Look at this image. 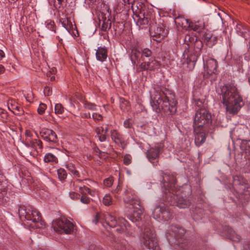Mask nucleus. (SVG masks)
Instances as JSON below:
<instances>
[{
  "label": "nucleus",
  "instance_id": "f257e3e1",
  "mask_svg": "<svg viewBox=\"0 0 250 250\" xmlns=\"http://www.w3.org/2000/svg\"><path fill=\"white\" fill-rule=\"evenodd\" d=\"M130 2L132 3V10L138 18V24L144 27L150 26V31L154 32L153 36L163 39L167 36V31L165 30L163 25H155V13L152 9L147 8L142 2L132 0Z\"/></svg>",
  "mask_w": 250,
  "mask_h": 250
},
{
  "label": "nucleus",
  "instance_id": "f03ea898",
  "mask_svg": "<svg viewBox=\"0 0 250 250\" xmlns=\"http://www.w3.org/2000/svg\"><path fill=\"white\" fill-rule=\"evenodd\" d=\"M163 187L167 200L170 205L176 206L179 208H184L189 206L190 201L189 196H184L179 192H175L176 179L172 174H164L162 175Z\"/></svg>",
  "mask_w": 250,
  "mask_h": 250
},
{
  "label": "nucleus",
  "instance_id": "7ed1b4c3",
  "mask_svg": "<svg viewBox=\"0 0 250 250\" xmlns=\"http://www.w3.org/2000/svg\"><path fill=\"white\" fill-rule=\"evenodd\" d=\"M223 104L226 107V111L232 114L237 113L244 105L242 97L236 86L233 84H227L221 88Z\"/></svg>",
  "mask_w": 250,
  "mask_h": 250
},
{
  "label": "nucleus",
  "instance_id": "20e7f679",
  "mask_svg": "<svg viewBox=\"0 0 250 250\" xmlns=\"http://www.w3.org/2000/svg\"><path fill=\"white\" fill-rule=\"evenodd\" d=\"M154 93L151 96V105L154 111L160 112L163 111L167 114H173L176 111V103H170L167 97L158 85L154 86Z\"/></svg>",
  "mask_w": 250,
  "mask_h": 250
},
{
  "label": "nucleus",
  "instance_id": "39448f33",
  "mask_svg": "<svg viewBox=\"0 0 250 250\" xmlns=\"http://www.w3.org/2000/svg\"><path fill=\"white\" fill-rule=\"evenodd\" d=\"M19 213L21 219H25L32 228L42 229L45 227V223L42 220L40 213L33 206L28 205L20 207Z\"/></svg>",
  "mask_w": 250,
  "mask_h": 250
},
{
  "label": "nucleus",
  "instance_id": "423d86ee",
  "mask_svg": "<svg viewBox=\"0 0 250 250\" xmlns=\"http://www.w3.org/2000/svg\"><path fill=\"white\" fill-rule=\"evenodd\" d=\"M105 221L109 228H116L115 230L119 233H124L126 236H132L134 233V229L130 225H127L126 221L123 218L117 220L114 216L107 214Z\"/></svg>",
  "mask_w": 250,
  "mask_h": 250
},
{
  "label": "nucleus",
  "instance_id": "0eeeda50",
  "mask_svg": "<svg viewBox=\"0 0 250 250\" xmlns=\"http://www.w3.org/2000/svg\"><path fill=\"white\" fill-rule=\"evenodd\" d=\"M145 250H160L153 230L149 228H145L141 239Z\"/></svg>",
  "mask_w": 250,
  "mask_h": 250
},
{
  "label": "nucleus",
  "instance_id": "6e6552de",
  "mask_svg": "<svg viewBox=\"0 0 250 250\" xmlns=\"http://www.w3.org/2000/svg\"><path fill=\"white\" fill-rule=\"evenodd\" d=\"M125 202L128 203L133 208L132 215L130 216L129 219L133 222L141 220L144 209L141 205L140 200L137 198L134 197L131 199H126Z\"/></svg>",
  "mask_w": 250,
  "mask_h": 250
},
{
  "label": "nucleus",
  "instance_id": "1a4fd4ad",
  "mask_svg": "<svg viewBox=\"0 0 250 250\" xmlns=\"http://www.w3.org/2000/svg\"><path fill=\"white\" fill-rule=\"evenodd\" d=\"M52 225L54 230L60 233L64 232L66 234H70L74 230L73 224L65 218L56 220L53 223Z\"/></svg>",
  "mask_w": 250,
  "mask_h": 250
},
{
  "label": "nucleus",
  "instance_id": "9d476101",
  "mask_svg": "<svg viewBox=\"0 0 250 250\" xmlns=\"http://www.w3.org/2000/svg\"><path fill=\"white\" fill-rule=\"evenodd\" d=\"M211 122V115L205 108L197 110L194 119L193 126L203 127L204 125Z\"/></svg>",
  "mask_w": 250,
  "mask_h": 250
},
{
  "label": "nucleus",
  "instance_id": "9b49d317",
  "mask_svg": "<svg viewBox=\"0 0 250 250\" xmlns=\"http://www.w3.org/2000/svg\"><path fill=\"white\" fill-rule=\"evenodd\" d=\"M153 217L158 221H168L171 218L172 214L167 207L162 204L156 207L152 212Z\"/></svg>",
  "mask_w": 250,
  "mask_h": 250
},
{
  "label": "nucleus",
  "instance_id": "f8f14e48",
  "mask_svg": "<svg viewBox=\"0 0 250 250\" xmlns=\"http://www.w3.org/2000/svg\"><path fill=\"white\" fill-rule=\"evenodd\" d=\"M152 54V52L148 48H145L141 51L138 48H133L131 52V60L134 64L141 63L142 62L143 56L149 57Z\"/></svg>",
  "mask_w": 250,
  "mask_h": 250
},
{
  "label": "nucleus",
  "instance_id": "ddd939ff",
  "mask_svg": "<svg viewBox=\"0 0 250 250\" xmlns=\"http://www.w3.org/2000/svg\"><path fill=\"white\" fill-rule=\"evenodd\" d=\"M185 230L182 228L177 226H171L168 229L166 236L169 242L173 241L174 239H178L184 235Z\"/></svg>",
  "mask_w": 250,
  "mask_h": 250
},
{
  "label": "nucleus",
  "instance_id": "4468645a",
  "mask_svg": "<svg viewBox=\"0 0 250 250\" xmlns=\"http://www.w3.org/2000/svg\"><path fill=\"white\" fill-rule=\"evenodd\" d=\"M175 23L179 26L181 27H186L187 26L190 27L194 31L197 32H200V31L203 29L204 25L203 24H193V23H189L188 21L182 17H177L175 18L174 20Z\"/></svg>",
  "mask_w": 250,
  "mask_h": 250
},
{
  "label": "nucleus",
  "instance_id": "2eb2a0df",
  "mask_svg": "<svg viewBox=\"0 0 250 250\" xmlns=\"http://www.w3.org/2000/svg\"><path fill=\"white\" fill-rule=\"evenodd\" d=\"M139 66L142 71L147 70L152 71L159 68L160 63L154 59H150L147 62L143 60Z\"/></svg>",
  "mask_w": 250,
  "mask_h": 250
},
{
  "label": "nucleus",
  "instance_id": "dca6fc26",
  "mask_svg": "<svg viewBox=\"0 0 250 250\" xmlns=\"http://www.w3.org/2000/svg\"><path fill=\"white\" fill-rule=\"evenodd\" d=\"M163 148V145L161 144H158L148 149L146 155L149 160L151 161L157 158L160 153L162 152Z\"/></svg>",
  "mask_w": 250,
  "mask_h": 250
},
{
  "label": "nucleus",
  "instance_id": "f3484780",
  "mask_svg": "<svg viewBox=\"0 0 250 250\" xmlns=\"http://www.w3.org/2000/svg\"><path fill=\"white\" fill-rule=\"evenodd\" d=\"M195 134V143L197 146L203 144L206 138V135L203 127L194 126Z\"/></svg>",
  "mask_w": 250,
  "mask_h": 250
},
{
  "label": "nucleus",
  "instance_id": "a211bd4d",
  "mask_svg": "<svg viewBox=\"0 0 250 250\" xmlns=\"http://www.w3.org/2000/svg\"><path fill=\"white\" fill-rule=\"evenodd\" d=\"M40 134L43 139L46 142L56 143L57 141V135L52 130L44 129L40 132Z\"/></svg>",
  "mask_w": 250,
  "mask_h": 250
},
{
  "label": "nucleus",
  "instance_id": "6ab92c4d",
  "mask_svg": "<svg viewBox=\"0 0 250 250\" xmlns=\"http://www.w3.org/2000/svg\"><path fill=\"white\" fill-rule=\"evenodd\" d=\"M108 129V125L104 124L95 128V131L100 142H103L106 141Z\"/></svg>",
  "mask_w": 250,
  "mask_h": 250
},
{
  "label": "nucleus",
  "instance_id": "aec40b11",
  "mask_svg": "<svg viewBox=\"0 0 250 250\" xmlns=\"http://www.w3.org/2000/svg\"><path fill=\"white\" fill-rule=\"evenodd\" d=\"M25 145L28 147L33 148L34 150H37L38 148L42 149V142L37 139H26Z\"/></svg>",
  "mask_w": 250,
  "mask_h": 250
},
{
  "label": "nucleus",
  "instance_id": "412c9836",
  "mask_svg": "<svg viewBox=\"0 0 250 250\" xmlns=\"http://www.w3.org/2000/svg\"><path fill=\"white\" fill-rule=\"evenodd\" d=\"M8 109L13 113L18 115H21L23 114V110L18 105L15 101L10 100L8 102Z\"/></svg>",
  "mask_w": 250,
  "mask_h": 250
},
{
  "label": "nucleus",
  "instance_id": "4be33fe9",
  "mask_svg": "<svg viewBox=\"0 0 250 250\" xmlns=\"http://www.w3.org/2000/svg\"><path fill=\"white\" fill-rule=\"evenodd\" d=\"M110 134L112 140L116 144L122 146L124 143V139L122 135L115 129L111 130Z\"/></svg>",
  "mask_w": 250,
  "mask_h": 250
},
{
  "label": "nucleus",
  "instance_id": "5701e85b",
  "mask_svg": "<svg viewBox=\"0 0 250 250\" xmlns=\"http://www.w3.org/2000/svg\"><path fill=\"white\" fill-rule=\"evenodd\" d=\"M206 65L208 73L211 74L216 72L218 67V63L215 59H209L207 61Z\"/></svg>",
  "mask_w": 250,
  "mask_h": 250
},
{
  "label": "nucleus",
  "instance_id": "b1692460",
  "mask_svg": "<svg viewBox=\"0 0 250 250\" xmlns=\"http://www.w3.org/2000/svg\"><path fill=\"white\" fill-rule=\"evenodd\" d=\"M97 59L102 62L104 61L107 57V50L105 47H99L96 51Z\"/></svg>",
  "mask_w": 250,
  "mask_h": 250
},
{
  "label": "nucleus",
  "instance_id": "393cba45",
  "mask_svg": "<svg viewBox=\"0 0 250 250\" xmlns=\"http://www.w3.org/2000/svg\"><path fill=\"white\" fill-rule=\"evenodd\" d=\"M83 104V107L85 109L90 110L91 111L97 110V105L93 103L88 102L86 100H83L82 101Z\"/></svg>",
  "mask_w": 250,
  "mask_h": 250
},
{
  "label": "nucleus",
  "instance_id": "a878e982",
  "mask_svg": "<svg viewBox=\"0 0 250 250\" xmlns=\"http://www.w3.org/2000/svg\"><path fill=\"white\" fill-rule=\"evenodd\" d=\"M44 161L45 163H57L58 162L57 157L51 153H48L46 154L44 157Z\"/></svg>",
  "mask_w": 250,
  "mask_h": 250
},
{
  "label": "nucleus",
  "instance_id": "bb28decb",
  "mask_svg": "<svg viewBox=\"0 0 250 250\" xmlns=\"http://www.w3.org/2000/svg\"><path fill=\"white\" fill-rule=\"evenodd\" d=\"M67 169L76 178H80L81 175L79 172L75 169L74 165L72 163H69L66 165Z\"/></svg>",
  "mask_w": 250,
  "mask_h": 250
},
{
  "label": "nucleus",
  "instance_id": "cd10ccee",
  "mask_svg": "<svg viewBox=\"0 0 250 250\" xmlns=\"http://www.w3.org/2000/svg\"><path fill=\"white\" fill-rule=\"evenodd\" d=\"M120 107L122 111L124 112L127 111L129 109V103L124 98H120Z\"/></svg>",
  "mask_w": 250,
  "mask_h": 250
},
{
  "label": "nucleus",
  "instance_id": "c85d7f7f",
  "mask_svg": "<svg viewBox=\"0 0 250 250\" xmlns=\"http://www.w3.org/2000/svg\"><path fill=\"white\" fill-rule=\"evenodd\" d=\"M81 181L80 180H77L76 182L74 183V186H75L74 189L76 191H79L83 195H85L87 193V191L86 190V188H88L85 187L84 186H78L75 185L76 182H80Z\"/></svg>",
  "mask_w": 250,
  "mask_h": 250
},
{
  "label": "nucleus",
  "instance_id": "c756f323",
  "mask_svg": "<svg viewBox=\"0 0 250 250\" xmlns=\"http://www.w3.org/2000/svg\"><path fill=\"white\" fill-rule=\"evenodd\" d=\"M229 238L234 242H239L241 237L231 229H229Z\"/></svg>",
  "mask_w": 250,
  "mask_h": 250
},
{
  "label": "nucleus",
  "instance_id": "7c9ffc66",
  "mask_svg": "<svg viewBox=\"0 0 250 250\" xmlns=\"http://www.w3.org/2000/svg\"><path fill=\"white\" fill-rule=\"evenodd\" d=\"M103 203L106 206H109L112 204V198L110 194H105L103 198Z\"/></svg>",
  "mask_w": 250,
  "mask_h": 250
},
{
  "label": "nucleus",
  "instance_id": "2f4dec72",
  "mask_svg": "<svg viewBox=\"0 0 250 250\" xmlns=\"http://www.w3.org/2000/svg\"><path fill=\"white\" fill-rule=\"evenodd\" d=\"M233 181L235 184L244 185L246 184V179L241 176H233Z\"/></svg>",
  "mask_w": 250,
  "mask_h": 250
},
{
  "label": "nucleus",
  "instance_id": "473e14b6",
  "mask_svg": "<svg viewBox=\"0 0 250 250\" xmlns=\"http://www.w3.org/2000/svg\"><path fill=\"white\" fill-rule=\"evenodd\" d=\"M107 214H109V213H107L106 214H102V215H99V214H97L96 216H95V218L94 219V220H93V221L94 222V223L95 224H97L98 222V220L99 219H101V218H103L104 219V222L103 223V226L107 228V227L109 226L107 225L106 224V221H105V216L107 215Z\"/></svg>",
  "mask_w": 250,
  "mask_h": 250
},
{
  "label": "nucleus",
  "instance_id": "72a5a7b5",
  "mask_svg": "<svg viewBox=\"0 0 250 250\" xmlns=\"http://www.w3.org/2000/svg\"><path fill=\"white\" fill-rule=\"evenodd\" d=\"M57 172L59 178L60 180L62 181L66 178L67 173L64 169L60 168L58 170Z\"/></svg>",
  "mask_w": 250,
  "mask_h": 250
},
{
  "label": "nucleus",
  "instance_id": "f704fd0d",
  "mask_svg": "<svg viewBox=\"0 0 250 250\" xmlns=\"http://www.w3.org/2000/svg\"><path fill=\"white\" fill-rule=\"evenodd\" d=\"M64 112V108L61 104H57L55 105V113L56 114H62Z\"/></svg>",
  "mask_w": 250,
  "mask_h": 250
},
{
  "label": "nucleus",
  "instance_id": "c9c22d12",
  "mask_svg": "<svg viewBox=\"0 0 250 250\" xmlns=\"http://www.w3.org/2000/svg\"><path fill=\"white\" fill-rule=\"evenodd\" d=\"M46 27L50 30L55 32V24L54 21L51 20H48L45 22Z\"/></svg>",
  "mask_w": 250,
  "mask_h": 250
},
{
  "label": "nucleus",
  "instance_id": "e433bc0d",
  "mask_svg": "<svg viewBox=\"0 0 250 250\" xmlns=\"http://www.w3.org/2000/svg\"><path fill=\"white\" fill-rule=\"evenodd\" d=\"M111 27V22L108 20L107 21H104L102 25V29L103 31H106L107 29H109Z\"/></svg>",
  "mask_w": 250,
  "mask_h": 250
},
{
  "label": "nucleus",
  "instance_id": "4c0bfd02",
  "mask_svg": "<svg viewBox=\"0 0 250 250\" xmlns=\"http://www.w3.org/2000/svg\"><path fill=\"white\" fill-rule=\"evenodd\" d=\"M113 183V177H109L104 181V185L106 187H111Z\"/></svg>",
  "mask_w": 250,
  "mask_h": 250
},
{
  "label": "nucleus",
  "instance_id": "58836bf2",
  "mask_svg": "<svg viewBox=\"0 0 250 250\" xmlns=\"http://www.w3.org/2000/svg\"><path fill=\"white\" fill-rule=\"evenodd\" d=\"M236 31L239 35L243 36L246 32V29L243 28L241 24H238Z\"/></svg>",
  "mask_w": 250,
  "mask_h": 250
},
{
  "label": "nucleus",
  "instance_id": "ea45409f",
  "mask_svg": "<svg viewBox=\"0 0 250 250\" xmlns=\"http://www.w3.org/2000/svg\"><path fill=\"white\" fill-rule=\"evenodd\" d=\"M46 109V105L44 104L41 103L40 104L38 108V112L39 114L42 115L44 113Z\"/></svg>",
  "mask_w": 250,
  "mask_h": 250
},
{
  "label": "nucleus",
  "instance_id": "a19ab883",
  "mask_svg": "<svg viewBox=\"0 0 250 250\" xmlns=\"http://www.w3.org/2000/svg\"><path fill=\"white\" fill-rule=\"evenodd\" d=\"M92 119L96 122L101 121L103 119L102 115L97 113H93L92 114Z\"/></svg>",
  "mask_w": 250,
  "mask_h": 250
},
{
  "label": "nucleus",
  "instance_id": "79ce46f5",
  "mask_svg": "<svg viewBox=\"0 0 250 250\" xmlns=\"http://www.w3.org/2000/svg\"><path fill=\"white\" fill-rule=\"evenodd\" d=\"M80 201L83 204H88L90 203L91 199L85 195H83L80 198Z\"/></svg>",
  "mask_w": 250,
  "mask_h": 250
},
{
  "label": "nucleus",
  "instance_id": "37998d69",
  "mask_svg": "<svg viewBox=\"0 0 250 250\" xmlns=\"http://www.w3.org/2000/svg\"><path fill=\"white\" fill-rule=\"evenodd\" d=\"M131 163V157L129 154H126L124 158V163L125 165H128Z\"/></svg>",
  "mask_w": 250,
  "mask_h": 250
},
{
  "label": "nucleus",
  "instance_id": "c03bdc74",
  "mask_svg": "<svg viewBox=\"0 0 250 250\" xmlns=\"http://www.w3.org/2000/svg\"><path fill=\"white\" fill-rule=\"evenodd\" d=\"M70 197L73 200L78 199L79 198L80 195L75 191H70L69 192Z\"/></svg>",
  "mask_w": 250,
  "mask_h": 250
},
{
  "label": "nucleus",
  "instance_id": "a18cd8bd",
  "mask_svg": "<svg viewBox=\"0 0 250 250\" xmlns=\"http://www.w3.org/2000/svg\"><path fill=\"white\" fill-rule=\"evenodd\" d=\"M63 0H54V5L56 8H60L62 5Z\"/></svg>",
  "mask_w": 250,
  "mask_h": 250
},
{
  "label": "nucleus",
  "instance_id": "49530a36",
  "mask_svg": "<svg viewBox=\"0 0 250 250\" xmlns=\"http://www.w3.org/2000/svg\"><path fill=\"white\" fill-rule=\"evenodd\" d=\"M0 116L1 118L6 119L8 116V114L4 110L0 108Z\"/></svg>",
  "mask_w": 250,
  "mask_h": 250
},
{
  "label": "nucleus",
  "instance_id": "de8ad7c7",
  "mask_svg": "<svg viewBox=\"0 0 250 250\" xmlns=\"http://www.w3.org/2000/svg\"><path fill=\"white\" fill-rule=\"evenodd\" d=\"M96 2V0H84V2L89 7L93 6Z\"/></svg>",
  "mask_w": 250,
  "mask_h": 250
},
{
  "label": "nucleus",
  "instance_id": "09e8293b",
  "mask_svg": "<svg viewBox=\"0 0 250 250\" xmlns=\"http://www.w3.org/2000/svg\"><path fill=\"white\" fill-rule=\"evenodd\" d=\"M51 89L49 87L46 86L44 89V93L45 96H49L51 94Z\"/></svg>",
  "mask_w": 250,
  "mask_h": 250
},
{
  "label": "nucleus",
  "instance_id": "8fccbe9b",
  "mask_svg": "<svg viewBox=\"0 0 250 250\" xmlns=\"http://www.w3.org/2000/svg\"><path fill=\"white\" fill-rule=\"evenodd\" d=\"M124 126L126 128L130 127V120L127 119V120H126L125 121V122L124 123Z\"/></svg>",
  "mask_w": 250,
  "mask_h": 250
},
{
  "label": "nucleus",
  "instance_id": "3c124183",
  "mask_svg": "<svg viewBox=\"0 0 250 250\" xmlns=\"http://www.w3.org/2000/svg\"><path fill=\"white\" fill-rule=\"evenodd\" d=\"M86 190L87 191V193H88L89 195H90L91 196L93 197L95 196L96 195V192L93 190H91L89 188H86Z\"/></svg>",
  "mask_w": 250,
  "mask_h": 250
},
{
  "label": "nucleus",
  "instance_id": "603ef678",
  "mask_svg": "<svg viewBox=\"0 0 250 250\" xmlns=\"http://www.w3.org/2000/svg\"><path fill=\"white\" fill-rule=\"evenodd\" d=\"M25 135L26 136V139L32 138V137H33L32 133L29 130L26 131Z\"/></svg>",
  "mask_w": 250,
  "mask_h": 250
},
{
  "label": "nucleus",
  "instance_id": "864d4df0",
  "mask_svg": "<svg viewBox=\"0 0 250 250\" xmlns=\"http://www.w3.org/2000/svg\"><path fill=\"white\" fill-rule=\"evenodd\" d=\"M56 72V69L55 68H52L47 73V76L48 77L51 74H54Z\"/></svg>",
  "mask_w": 250,
  "mask_h": 250
},
{
  "label": "nucleus",
  "instance_id": "5fc2aeb1",
  "mask_svg": "<svg viewBox=\"0 0 250 250\" xmlns=\"http://www.w3.org/2000/svg\"><path fill=\"white\" fill-rule=\"evenodd\" d=\"M82 117L84 118H91V114L90 113H85L82 115Z\"/></svg>",
  "mask_w": 250,
  "mask_h": 250
},
{
  "label": "nucleus",
  "instance_id": "6e6d98bb",
  "mask_svg": "<svg viewBox=\"0 0 250 250\" xmlns=\"http://www.w3.org/2000/svg\"><path fill=\"white\" fill-rule=\"evenodd\" d=\"M89 250H101L99 247L95 246H91L89 247Z\"/></svg>",
  "mask_w": 250,
  "mask_h": 250
},
{
  "label": "nucleus",
  "instance_id": "4d7b16f0",
  "mask_svg": "<svg viewBox=\"0 0 250 250\" xmlns=\"http://www.w3.org/2000/svg\"><path fill=\"white\" fill-rule=\"evenodd\" d=\"M4 57V53L1 50H0V59H2Z\"/></svg>",
  "mask_w": 250,
  "mask_h": 250
},
{
  "label": "nucleus",
  "instance_id": "13d9d810",
  "mask_svg": "<svg viewBox=\"0 0 250 250\" xmlns=\"http://www.w3.org/2000/svg\"><path fill=\"white\" fill-rule=\"evenodd\" d=\"M188 41H189L190 42H191L190 41V37L189 35H187L185 37V41L187 42Z\"/></svg>",
  "mask_w": 250,
  "mask_h": 250
},
{
  "label": "nucleus",
  "instance_id": "bf43d9fd",
  "mask_svg": "<svg viewBox=\"0 0 250 250\" xmlns=\"http://www.w3.org/2000/svg\"><path fill=\"white\" fill-rule=\"evenodd\" d=\"M4 71V67L0 64V73L3 72Z\"/></svg>",
  "mask_w": 250,
  "mask_h": 250
},
{
  "label": "nucleus",
  "instance_id": "052dcab7",
  "mask_svg": "<svg viewBox=\"0 0 250 250\" xmlns=\"http://www.w3.org/2000/svg\"><path fill=\"white\" fill-rule=\"evenodd\" d=\"M48 77H50V80L51 81H53L55 80V77L54 76H51V75H50V76H49Z\"/></svg>",
  "mask_w": 250,
  "mask_h": 250
},
{
  "label": "nucleus",
  "instance_id": "680f3d73",
  "mask_svg": "<svg viewBox=\"0 0 250 250\" xmlns=\"http://www.w3.org/2000/svg\"><path fill=\"white\" fill-rule=\"evenodd\" d=\"M120 189H121V188H120V187H117V188H116V190H115V191H116V192H118V191H119V190H120Z\"/></svg>",
  "mask_w": 250,
  "mask_h": 250
},
{
  "label": "nucleus",
  "instance_id": "e2e57ef3",
  "mask_svg": "<svg viewBox=\"0 0 250 250\" xmlns=\"http://www.w3.org/2000/svg\"><path fill=\"white\" fill-rule=\"evenodd\" d=\"M211 38V36L210 35H208V36H207V37H206V39H208V41Z\"/></svg>",
  "mask_w": 250,
  "mask_h": 250
},
{
  "label": "nucleus",
  "instance_id": "0e129e2a",
  "mask_svg": "<svg viewBox=\"0 0 250 250\" xmlns=\"http://www.w3.org/2000/svg\"><path fill=\"white\" fill-rule=\"evenodd\" d=\"M244 248L246 250H250V249L249 250L247 249L246 246H244Z\"/></svg>",
  "mask_w": 250,
  "mask_h": 250
},
{
  "label": "nucleus",
  "instance_id": "69168bd1",
  "mask_svg": "<svg viewBox=\"0 0 250 250\" xmlns=\"http://www.w3.org/2000/svg\"><path fill=\"white\" fill-rule=\"evenodd\" d=\"M248 81H249V83L250 84V77L248 79Z\"/></svg>",
  "mask_w": 250,
  "mask_h": 250
},
{
  "label": "nucleus",
  "instance_id": "338daca9",
  "mask_svg": "<svg viewBox=\"0 0 250 250\" xmlns=\"http://www.w3.org/2000/svg\"><path fill=\"white\" fill-rule=\"evenodd\" d=\"M128 1H129L130 0H127Z\"/></svg>",
  "mask_w": 250,
  "mask_h": 250
}]
</instances>
